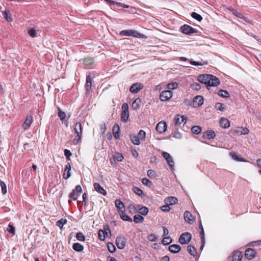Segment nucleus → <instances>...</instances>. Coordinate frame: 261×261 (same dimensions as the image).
Segmentation results:
<instances>
[{
  "instance_id": "obj_13",
  "label": "nucleus",
  "mask_w": 261,
  "mask_h": 261,
  "mask_svg": "<svg viewBox=\"0 0 261 261\" xmlns=\"http://www.w3.org/2000/svg\"><path fill=\"white\" fill-rule=\"evenodd\" d=\"M143 88V85L139 83H136L134 84H133L130 88L129 91L130 92L133 93H138L140 90H141Z\"/></svg>"
},
{
  "instance_id": "obj_32",
  "label": "nucleus",
  "mask_w": 261,
  "mask_h": 261,
  "mask_svg": "<svg viewBox=\"0 0 261 261\" xmlns=\"http://www.w3.org/2000/svg\"><path fill=\"white\" fill-rule=\"evenodd\" d=\"M141 99L139 98H136L132 103V108L134 110H137L140 107V105L141 103Z\"/></svg>"
},
{
  "instance_id": "obj_22",
  "label": "nucleus",
  "mask_w": 261,
  "mask_h": 261,
  "mask_svg": "<svg viewBox=\"0 0 261 261\" xmlns=\"http://www.w3.org/2000/svg\"><path fill=\"white\" fill-rule=\"evenodd\" d=\"M164 201L166 204L173 205L177 202L178 199L175 197L171 196L166 198Z\"/></svg>"
},
{
  "instance_id": "obj_18",
  "label": "nucleus",
  "mask_w": 261,
  "mask_h": 261,
  "mask_svg": "<svg viewBox=\"0 0 261 261\" xmlns=\"http://www.w3.org/2000/svg\"><path fill=\"white\" fill-rule=\"evenodd\" d=\"M33 121V117L32 116H28L25 121L24 122L23 124H22V127L24 129H28L32 124Z\"/></svg>"
},
{
  "instance_id": "obj_17",
  "label": "nucleus",
  "mask_w": 261,
  "mask_h": 261,
  "mask_svg": "<svg viewBox=\"0 0 261 261\" xmlns=\"http://www.w3.org/2000/svg\"><path fill=\"white\" fill-rule=\"evenodd\" d=\"M194 107H199L203 103V98L202 96L198 95L195 96L193 99Z\"/></svg>"
},
{
  "instance_id": "obj_59",
  "label": "nucleus",
  "mask_w": 261,
  "mask_h": 261,
  "mask_svg": "<svg viewBox=\"0 0 261 261\" xmlns=\"http://www.w3.org/2000/svg\"><path fill=\"white\" fill-rule=\"evenodd\" d=\"M230 155L232 157V158L233 159H234V160L236 161H242V159H241L239 156L237 155V153H236L235 152H231L230 153Z\"/></svg>"
},
{
  "instance_id": "obj_10",
  "label": "nucleus",
  "mask_w": 261,
  "mask_h": 261,
  "mask_svg": "<svg viewBox=\"0 0 261 261\" xmlns=\"http://www.w3.org/2000/svg\"><path fill=\"white\" fill-rule=\"evenodd\" d=\"M167 128V125L164 121H160L159 122L155 127L157 132L160 134H162L166 130Z\"/></svg>"
},
{
  "instance_id": "obj_27",
  "label": "nucleus",
  "mask_w": 261,
  "mask_h": 261,
  "mask_svg": "<svg viewBox=\"0 0 261 261\" xmlns=\"http://www.w3.org/2000/svg\"><path fill=\"white\" fill-rule=\"evenodd\" d=\"M215 133L213 130H209L205 132L203 134V137L207 138L208 139H212L215 137Z\"/></svg>"
},
{
  "instance_id": "obj_47",
  "label": "nucleus",
  "mask_w": 261,
  "mask_h": 261,
  "mask_svg": "<svg viewBox=\"0 0 261 261\" xmlns=\"http://www.w3.org/2000/svg\"><path fill=\"white\" fill-rule=\"evenodd\" d=\"M215 108L217 110H219L220 111H224L225 110V108L224 107L223 104L220 102H217L215 105Z\"/></svg>"
},
{
  "instance_id": "obj_25",
  "label": "nucleus",
  "mask_w": 261,
  "mask_h": 261,
  "mask_svg": "<svg viewBox=\"0 0 261 261\" xmlns=\"http://www.w3.org/2000/svg\"><path fill=\"white\" fill-rule=\"evenodd\" d=\"M120 128L117 124L115 125L113 128V134L115 139H118L119 138Z\"/></svg>"
},
{
  "instance_id": "obj_21",
  "label": "nucleus",
  "mask_w": 261,
  "mask_h": 261,
  "mask_svg": "<svg viewBox=\"0 0 261 261\" xmlns=\"http://www.w3.org/2000/svg\"><path fill=\"white\" fill-rule=\"evenodd\" d=\"M169 250L173 253H177L179 252L181 249V247L179 245L173 244L169 246Z\"/></svg>"
},
{
  "instance_id": "obj_4",
  "label": "nucleus",
  "mask_w": 261,
  "mask_h": 261,
  "mask_svg": "<svg viewBox=\"0 0 261 261\" xmlns=\"http://www.w3.org/2000/svg\"><path fill=\"white\" fill-rule=\"evenodd\" d=\"M82 191V187L80 185H77L75 187V189L72 190V191L69 195V197L73 200H76L79 196H80V193Z\"/></svg>"
},
{
  "instance_id": "obj_37",
  "label": "nucleus",
  "mask_w": 261,
  "mask_h": 261,
  "mask_svg": "<svg viewBox=\"0 0 261 261\" xmlns=\"http://www.w3.org/2000/svg\"><path fill=\"white\" fill-rule=\"evenodd\" d=\"M3 16L8 21L11 22L12 21L11 14L9 12L6 11L3 12Z\"/></svg>"
},
{
  "instance_id": "obj_48",
  "label": "nucleus",
  "mask_w": 261,
  "mask_h": 261,
  "mask_svg": "<svg viewBox=\"0 0 261 261\" xmlns=\"http://www.w3.org/2000/svg\"><path fill=\"white\" fill-rule=\"evenodd\" d=\"M231 12L232 13V14L235 15L236 17H238V18H242V19H245V18L244 17L243 14L237 11V10H235L234 9H232L231 10Z\"/></svg>"
},
{
  "instance_id": "obj_31",
  "label": "nucleus",
  "mask_w": 261,
  "mask_h": 261,
  "mask_svg": "<svg viewBox=\"0 0 261 261\" xmlns=\"http://www.w3.org/2000/svg\"><path fill=\"white\" fill-rule=\"evenodd\" d=\"M120 218L124 221H126L128 222H132V219L124 213V211H121L119 213Z\"/></svg>"
},
{
  "instance_id": "obj_42",
  "label": "nucleus",
  "mask_w": 261,
  "mask_h": 261,
  "mask_svg": "<svg viewBox=\"0 0 261 261\" xmlns=\"http://www.w3.org/2000/svg\"><path fill=\"white\" fill-rule=\"evenodd\" d=\"M191 16L198 21H201L202 20V17L196 12H192Z\"/></svg>"
},
{
  "instance_id": "obj_3",
  "label": "nucleus",
  "mask_w": 261,
  "mask_h": 261,
  "mask_svg": "<svg viewBox=\"0 0 261 261\" xmlns=\"http://www.w3.org/2000/svg\"><path fill=\"white\" fill-rule=\"evenodd\" d=\"M122 111L121 114V120L123 122H126L129 118L128 106L124 103L122 105Z\"/></svg>"
},
{
  "instance_id": "obj_40",
  "label": "nucleus",
  "mask_w": 261,
  "mask_h": 261,
  "mask_svg": "<svg viewBox=\"0 0 261 261\" xmlns=\"http://www.w3.org/2000/svg\"><path fill=\"white\" fill-rule=\"evenodd\" d=\"M147 175L150 178H154L156 177V173L154 170L150 169L147 171Z\"/></svg>"
},
{
  "instance_id": "obj_8",
  "label": "nucleus",
  "mask_w": 261,
  "mask_h": 261,
  "mask_svg": "<svg viewBox=\"0 0 261 261\" xmlns=\"http://www.w3.org/2000/svg\"><path fill=\"white\" fill-rule=\"evenodd\" d=\"M213 78L212 74H201L198 77V81L205 85L207 84H210V80Z\"/></svg>"
},
{
  "instance_id": "obj_34",
  "label": "nucleus",
  "mask_w": 261,
  "mask_h": 261,
  "mask_svg": "<svg viewBox=\"0 0 261 261\" xmlns=\"http://www.w3.org/2000/svg\"><path fill=\"white\" fill-rule=\"evenodd\" d=\"M130 140H131L132 143L135 145H139L140 144V141L139 138L137 136H135V135L132 136L130 137Z\"/></svg>"
},
{
  "instance_id": "obj_1",
  "label": "nucleus",
  "mask_w": 261,
  "mask_h": 261,
  "mask_svg": "<svg viewBox=\"0 0 261 261\" xmlns=\"http://www.w3.org/2000/svg\"><path fill=\"white\" fill-rule=\"evenodd\" d=\"M73 130L74 133L76 134L73 141L75 144H76L81 140L82 135V127L81 123L80 122H76L74 125Z\"/></svg>"
},
{
  "instance_id": "obj_54",
  "label": "nucleus",
  "mask_w": 261,
  "mask_h": 261,
  "mask_svg": "<svg viewBox=\"0 0 261 261\" xmlns=\"http://www.w3.org/2000/svg\"><path fill=\"white\" fill-rule=\"evenodd\" d=\"M59 112H58V116L60 118L61 120H63L66 117V114L65 112L62 111L60 109H59Z\"/></svg>"
},
{
  "instance_id": "obj_41",
  "label": "nucleus",
  "mask_w": 261,
  "mask_h": 261,
  "mask_svg": "<svg viewBox=\"0 0 261 261\" xmlns=\"http://www.w3.org/2000/svg\"><path fill=\"white\" fill-rule=\"evenodd\" d=\"M191 130L195 134H198L201 131V128L199 126H194L192 127Z\"/></svg>"
},
{
  "instance_id": "obj_19",
  "label": "nucleus",
  "mask_w": 261,
  "mask_h": 261,
  "mask_svg": "<svg viewBox=\"0 0 261 261\" xmlns=\"http://www.w3.org/2000/svg\"><path fill=\"white\" fill-rule=\"evenodd\" d=\"M245 257L248 259H251L255 256V251L251 248L247 249L245 252Z\"/></svg>"
},
{
  "instance_id": "obj_12",
  "label": "nucleus",
  "mask_w": 261,
  "mask_h": 261,
  "mask_svg": "<svg viewBox=\"0 0 261 261\" xmlns=\"http://www.w3.org/2000/svg\"><path fill=\"white\" fill-rule=\"evenodd\" d=\"M162 155L164 159L166 160L168 165L170 166L171 168H173L174 166V162L172 156L170 154L167 152H163Z\"/></svg>"
},
{
  "instance_id": "obj_52",
  "label": "nucleus",
  "mask_w": 261,
  "mask_h": 261,
  "mask_svg": "<svg viewBox=\"0 0 261 261\" xmlns=\"http://www.w3.org/2000/svg\"><path fill=\"white\" fill-rule=\"evenodd\" d=\"M140 140H144L145 139L146 137V133L141 129L140 130L139 133H138V136Z\"/></svg>"
},
{
  "instance_id": "obj_15",
  "label": "nucleus",
  "mask_w": 261,
  "mask_h": 261,
  "mask_svg": "<svg viewBox=\"0 0 261 261\" xmlns=\"http://www.w3.org/2000/svg\"><path fill=\"white\" fill-rule=\"evenodd\" d=\"M212 76L213 78H211L212 80L211 79L210 80V84H207L206 85L207 87L211 86H216L220 84V82L218 78L213 75H212Z\"/></svg>"
},
{
  "instance_id": "obj_62",
  "label": "nucleus",
  "mask_w": 261,
  "mask_h": 261,
  "mask_svg": "<svg viewBox=\"0 0 261 261\" xmlns=\"http://www.w3.org/2000/svg\"><path fill=\"white\" fill-rule=\"evenodd\" d=\"M134 191L138 195L141 196L143 194L142 190L137 187L134 188Z\"/></svg>"
},
{
  "instance_id": "obj_11",
  "label": "nucleus",
  "mask_w": 261,
  "mask_h": 261,
  "mask_svg": "<svg viewBox=\"0 0 261 261\" xmlns=\"http://www.w3.org/2000/svg\"><path fill=\"white\" fill-rule=\"evenodd\" d=\"M116 245L119 249H123L125 246V239L123 237H118L116 240Z\"/></svg>"
},
{
  "instance_id": "obj_33",
  "label": "nucleus",
  "mask_w": 261,
  "mask_h": 261,
  "mask_svg": "<svg viewBox=\"0 0 261 261\" xmlns=\"http://www.w3.org/2000/svg\"><path fill=\"white\" fill-rule=\"evenodd\" d=\"M187 250L191 255L193 256H196L197 251L196 249L193 246H192L191 245L188 246Z\"/></svg>"
},
{
  "instance_id": "obj_44",
  "label": "nucleus",
  "mask_w": 261,
  "mask_h": 261,
  "mask_svg": "<svg viewBox=\"0 0 261 261\" xmlns=\"http://www.w3.org/2000/svg\"><path fill=\"white\" fill-rule=\"evenodd\" d=\"M76 238L77 240L80 241H85V237L83 233L79 232H77L76 234Z\"/></svg>"
},
{
  "instance_id": "obj_9",
  "label": "nucleus",
  "mask_w": 261,
  "mask_h": 261,
  "mask_svg": "<svg viewBox=\"0 0 261 261\" xmlns=\"http://www.w3.org/2000/svg\"><path fill=\"white\" fill-rule=\"evenodd\" d=\"M83 64L86 69L92 68L94 65L93 59L90 57L85 58L83 60Z\"/></svg>"
},
{
  "instance_id": "obj_50",
  "label": "nucleus",
  "mask_w": 261,
  "mask_h": 261,
  "mask_svg": "<svg viewBox=\"0 0 261 261\" xmlns=\"http://www.w3.org/2000/svg\"><path fill=\"white\" fill-rule=\"evenodd\" d=\"M172 242V239L169 237H165L162 240L164 245H168Z\"/></svg>"
},
{
  "instance_id": "obj_55",
  "label": "nucleus",
  "mask_w": 261,
  "mask_h": 261,
  "mask_svg": "<svg viewBox=\"0 0 261 261\" xmlns=\"http://www.w3.org/2000/svg\"><path fill=\"white\" fill-rule=\"evenodd\" d=\"M142 182L143 185L146 186H150L151 185V182L150 180H149L148 179L146 178H144L142 179Z\"/></svg>"
},
{
  "instance_id": "obj_5",
  "label": "nucleus",
  "mask_w": 261,
  "mask_h": 261,
  "mask_svg": "<svg viewBox=\"0 0 261 261\" xmlns=\"http://www.w3.org/2000/svg\"><path fill=\"white\" fill-rule=\"evenodd\" d=\"M192 236L190 233L186 232L182 233L179 237L178 241L181 244H188L191 241Z\"/></svg>"
},
{
  "instance_id": "obj_53",
  "label": "nucleus",
  "mask_w": 261,
  "mask_h": 261,
  "mask_svg": "<svg viewBox=\"0 0 261 261\" xmlns=\"http://www.w3.org/2000/svg\"><path fill=\"white\" fill-rule=\"evenodd\" d=\"M189 61L192 65H195V66H201V65H203L206 64V62L202 63V62H196V61H193V60H189Z\"/></svg>"
},
{
  "instance_id": "obj_7",
  "label": "nucleus",
  "mask_w": 261,
  "mask_h": 261,
  "mask_svg": "<svg viewBox=\"0 0 261 261\" xmlns=\"http://www.w3.org/2000/svg\"><path fill=\"white\" fill-rule=\"evenodd\" d=\"M172 96V92L170 90H165L162 91L160 95V100L162 101H165L170 99Z\"/></svg>"
},
{
  "instance_id": "obj_61",
  "label": "nucleus",
  "mask_w": 261,
  "mask_h": 261,
  "mask_svg": "<svg viewBox=\"0 0 261 261\" xmlns=\"http://www.w3.org/2000/svg\"><path fill=\"white\" fill-rule=\"evenodd\" d=\"M70 171V170H68V171L66 170V172L64 171L63 177L65 179H67L70 177L71 174Z\"/></svg>"
},
{
  "instance_id": "obj_36",
  "label": "nucleus",
  "mask_w": 261,
  "mask_h": 261,
  "mask_svg": "<svg viewBox=\"0 0 261 261\" xmlns=\"http://www.w3.org/2000/svg\"><path fill=\"white\" fill-rule=\"evenodd\" d=\"M144 218L140 215H135L134 217V221L136 223H138L143 222Z\"/></svg>"
},
{
  "instance_id": "obj_46",
  "label": "nucleus",
  "mask_w": 261,
  "mask_h": 261,
  "mask_svg": "<svg viewBox=\"0 0 261 261\" xmlns=\"http://www.w3.org/2000/svg\"><path fill=\"white\" fill-rule=\"evenodd\" d=\"M107 247L108 250L111 253L114 252L116 250L115 246L111 243H108L107 244Z\"/></svg>"
},
{
  "instance_id": "obj_58",
  "label": "nucleus",
  "mask_w": 261,
  "mask_h": 261,
  "mask_svg": "<svg viewBox=\"0 0 261 261\" xmlns=\"http://www.w3.org/2000/svg\"><path fill=\"white\" fill-rule=\"evenodd\" d=\"M15 227L11 224H9L7 228V230L12 234L15 233Z\"/></svg>"
},
{
  "instance_id": "obj_51",
  "label": "nucleus",
  "mask_w": 261,
  "mask_h": 261,
  "mask_svg": "<svg viewBox=\"0 0 261 261\" xmlns=\"http://www.w3.org/2000/svg\"><path fill=\"white\" fill-rule=\"evenodd\" d=\"M178 86V84L177 83L174 82L171 83H169L167 85V88L170 90H173L176 89Z\"/></svg>"
},
{
  "instance_id": "obj_20",
  "label": "nucleus",
  "mask_w": 261,
  "mask_h": 261,
  "mask_svg": "<svg viewBox=\"0 0 261 261\" xmlns=\"http://www.w3.org/2000/svg\"><path fill=\"white\" fill-rule=\"evenodd\" d=\"M242 258V253L239 251H234L232 253V261H241Z\"/></svg>"
},
{
  "instance_id": "obj_29",
  "label": "nucleus",
  "mask_w": 261,
  "mask_h": 261,
  "mask_svg": "<svg viewBox=\"0 0 261 261\" xmlns=\"http://www.w3.org/2000/svg\"><path fill=\"white\" fill-rule=\"evenodd\" d=\"M72 248L77 252H81L84 250V246L79 243H75L73 244Z\"/></svg>"
},
{
  "instance_id": "obj_14",
  "label": "nucleus",
  "mask_w": 261,
  "mask_h": 261,
  "mask_svg": "<svg viewBox=\"0 0 261 261\" xmlns=\"http://www.w3.org/2000/svg\"><path fill=\"white\" fill-rule=\"evenodd\" d=\"M93 186L95 190L98 193L101 194L104 196L107 195V191L99 185V184L97 182L94 183Z\"/></svg>"
},
{
  "instance_id": "obj_63",
  "label": "nucleus",
  "mask_w": 261,
  "mask_h": 261,
  "mask_svg": "<svg viewBox=\"0 0 261 261\" xmlns=\"http://www.w3.org/2000/svg\"><path fill=\"white\" fill-rule=\"evenodd\" d=\"M64 154L66 156L67 160H70V157L71 156V155L72 154L71 152L70 151V150H69L67 149H65L64 150Z\"/></svg>"
},
{
  "instance_id": "obj_39",
  "label": "nucleus",
  "mask_w": 261,
  "mask_h": 261,
  "mask_svg": "<svg viewBox=\"0 0 261 261\" xmlns=\"http://www.w3.org/2000/svg\"><path fill=\"white\" fill-rule=\"evenodd\" d=\"M114 160L121 162L123 160V156L120 153L117 152L113 156Z\"/></svg>"
},
{
  "instance_id": "obj_28",
  "label": "nucleus",
  "mask_w": 261,
  "mask_h": 261,
  "mask_svg": "<svg viewBox=\"0 0 261 261\" xmlns=\"http://www.w3.org/2000/svg\"><path fill=\"white\" fill-rule=\"evenodd\" d=\"M92 86V79L90 75H88L86 77V84L85 85L86 90L87 91L90 90Z\"/></svg>"
},
{
  "instance_id": "obj_56",
  "label": "nucleus",
  "mask_w": 261,
  "mask_h": 261,
  "mask_svg": "<svg viewBox=\"0 0 261 261\" xmlns=\"http://www.w3.org/2000/svg\"><path fill=\"white\" fill-rule=\"evenodd\" d=\"M147 238L151 242H155L157 240V237L152 233L149 234Z\"/></svg>"
},
{
  "instance_id": "obj_38",
  "label": "nucleus",
  "mask_w": 261,
  "mask_h": 261,
  "mask_svg": "<svg viewBox=\"0 0 261 261\" xmlns=\"http://www.w3.org/2000/svg\"><path fill=\"white\" fill-rule=\"evenodd\" d=\"M106 234L107 232H105L102 230H99L98 232V236L100 240L104 241L106 239Z\"/></svg>"
},
{
  "instance_id": "obj_6",
  "label": "nucleus",
  "mask_w": 261,
  "mask_h": 261,
  "mask_svg": "<svg viewBox=\"0 0 261 261\" xmlns=\"http://www.w3.org/2000/svg\"><path fill=\"white\" fill-rule=\"evenodd\" d=\"M180 30L183 33L187 35H191L197 32L196 29L187 24H184L181 26Z\"/></svg>"
},
{
  "instance_id": "obj_45",
  "label": "nucleus",
  "mask_w": 261,
  "mask_h": 261,
  "mask_svg": "<svg viewBox=\"0 0 261 261\" xmlns=\"http://www.w3.org/2000/svg\"><path fill=\"white\" fill-rule=\"evenodd\" d=\"M139 212L142 215H146L148 214V210L145 206H142L139 208Z\"/></svg>"
},
{
  "instance_id": "obj_49",
  "label": "nucleus",
  "mask_w": 261,
  "mask_h": 261,
  "mask_svg": "<svg viewBox=\"0 0 261 261\" xmlns=\"http://www.w3.org/2000/svg\"><path fill=\"white\" fill-rule=\"evenodd\" d=\"M0 185H1V187L2 188V193H3V194L4 195L7 193V191L6 185L5 183L3 181H1Z\"/></svg>"
},
{
  "instance_id": "obj_2",
  "label": "nucleus",
  "mask_w": 261,
  "mask_h": 261,
  "mask_svg": "<svg viewBox=\"0 0 261 261\" xmlns=\"http://www.w3.org/2000/svg\"><path fill=\"white\" fill-rule=\"evenodd\" d=\"M121 36H133L136 38H142L143 35L134 30H125L120 32Z\"/></svg>"
},
{
  "instance_id": "obj_16",
  "label": "nucleus",
  "mask_w": 261,
  "mask_h": 261,
  "mask_svg": "<svg viewBox=\"0 0 261 261\" xmlns=\"http://www.w3.org/2000/svg\"><path fill=\"white\" fill-rule=\"evenodd\" d=\"M184 218L186 222L190 224H192L194 221V217L191 213L189 211H186L184 213Z\"/></svg>"
},
{
  "instance_id": "obj_64",
  "label": "nucleus",
  "mask_w": 261,
  "mask_h": 261,
  "mask_svg": "<svg viewBox=\"0 0 261 261\" xmlns=\"http://www.w3.org/2000/svg\"><path fill=\"white\" fill-rule=\"evenodd\" d=\"M192 87L196 90H199L200 89V85L199 83H195L192 85Z\"/></svg>"
},
{
  "instance_id": "obj_24",
  "label": "nucleus",
  "mask_w": 261,
  "mask_h": 261,
  "mask_svg": "<svg viewBox=\"0 0 261 261\" xmlns=\"http://www.w3.org/2000/svg\"><path fill=\"white\" fill-rule=\"evenodd\" d=\"M220 124L222 127L227 128L229 127L230 122L227 119L222 118L220 120Z\"/></svg>"
},
{
  "instance_id": "obj_57",
  "label": "nucleus",
  "mask_w": 261,
  "mask_h": 261,
  "mask_svg": "<svg viewBox=\"0 0 261 261\" xmlns=\"http://www.w3.org/2000/svg\"><path fill=\"white\" fill-rule=\"evenodd\" d=\"M161 209L163 212H168L171 210V208L168 204H166V205L162 206Z\"/></svg>"
},
{
  "instance_id": "obj_35",
  "label": "nucleus",
  "mask_w": 261,
  "mask_h": 261,
  "mask_svg": "<svg viewBox=\"0 0 261 261\" xmlns=\"http://www.w3.org/2000/svg\"><path fill=\"white\" fill-rule=\"evenodd\" d=\"M218 94L219 96L222 97L227 98L229 96V93L227 91L224 90H219L218 91Z\"/></svg>"
},
{
  "instance_id": "obj_60",
  "label": "nucleus",
  "mask_w": 261,
  "mask_h": 261,
  "mask_svg": "<svg viewBox=\"0 0 261 261\" xmlns=\"http://www.w3.org/2000/svg\"><path fill=\"white\" fill-rule=\"evenodd\" d=\"M28 33L32 37H35L36 36V30L33 28L30 29L28 31Z\"/></svg>"
},
{
  "instance_id": "obj_26",
  "label": "nucleus",
  "mask_w": 261,
  "mask_h": 261,
  "mask_svg": "<svg viewBox=\"0 0 261 261\" xmlns=\"http://www.w3.org/2000/svg\"><path fill=\"white\" fill-rule=\"evenodd\" d=\"M236 133L240 135H246L249 133V129L246 127H240L235 130Z\"/></svg>"
},
{
  "instance_id": "obj_43",
  "label": "nucleus",
  "mask_w": 261,
  "mask_h": 261,
  "mask_svg": "<svg viewBox=\"0 0 261 261\" xmlns=\"http://www.w3.org/2000/svg\"><path fill=\"white\" fill-rule=\"evenodd\" d=\"M66 223L67 220L66 219H61L57 222V225L60 228H62Z\"/></svg>"
},
{
  "instance_id": "obj_30",
  "label": "nucleus",
  "mask_w": 261,
  "mask_h": 261,
  "mask_svg": "<svg viewBox=\"0 0 261 261\" xmlns=\"http://www.w3.org/2000/svg\"><path fill=\"white\" fill-rule=\"evenodd\" d=\"M185 118L183 116L177 115L174 118L175 124L176 125H180L184 122Z\"/></svg>"
},
{
  "instance_id": "obj_23",
  "label": "nucleus",
  "mask_w": 261,
  "mask_h": 261,
  "mask_svg": "<svg viewBox=\"0 0 261 261\" xmlns=\"http://www.w3.org/2000/svg\"><path fill=\"white\" fill-rule=\"evenodd\" d=\"M115 204L116 207L118 210L119 213H120V212L121 211H124V205L121 200L119 199L116 200L115 201Z\"/></svg>"
}]
</instances>
